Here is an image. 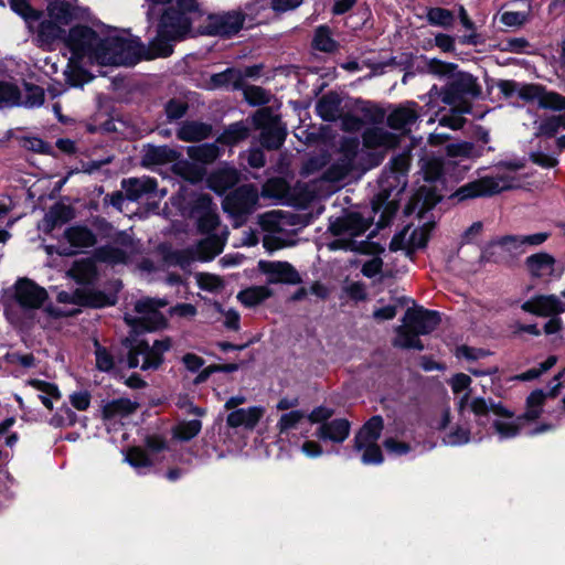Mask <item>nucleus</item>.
<instances>
[{
    "label": "nucleus",
    "instance_id": "38",
    "mask_svg": "<svg viewBox=\"0 0 565 565\" xmlns=\"http://www.w3.org/2000/svg\"><path fill=\"white\" fill-rule=\"evenodd\" d=\"M189 157L198 162L210 163L218 157V148L215 145H200L188 148Z\"/></svg>",
    "mask_w": 565,
    "mask_h": 565
},
{
    "label": "nucleus",
    "instance_id": "3",
    "mask_svg": "<svg viewBox=\"0 0 565 565\" xmlns=\"http://www.w3.org/2000/svg\"><path fill=\"white\" fill-rule=\"evenodd\" d=\"M469 407L477 416L487 415L488 413L494 416L491 425L499 439H511L520 434L524 418L514 416L513 412L501 403L488 404L483 398H475L470 402Z\"/></svg>",
    "mask_w": 565,
    "mask_h": 565
},
{
    "label": "nucleus",
    "instance_id": "1",
    "mask_svg": "<svg viewBox=\"0 0 565 565\" xmlns=\"http://www.w3.org/2000/svg\"><path fill=\"white\" fill-rule=\"evenodd\" d=\"M10 6L24 19L29 29L38 34L42 44L49 45L60 39L63 26L72 20L71 7L63 1L50 3L47 19H43L40 12L33 10L26 0H10Z\"/></svg>",
    "mask_w": 565,
    "mask_h": 565
},
{
    "label": "nucleus",
    "instance_id": "30",
    "mask_svg": "<svg viewBox=\"0 0 565 565\" xmlns=\"http://www.w3.org/2000/svg\"><path fill=\"white\" fill-rule=\"evenodd\" d=\"M73 217V211L70 206L64 204L53 205L42 222V227L45 231H51L55 226L62 225Z\"/></svg>",
    "mask_w": 565,
    "mask_h": 565
},
{
    "label": "nucleus",
    "instance_id": "39",
    "mask_svg": "<svg viewBox=\"0 0 565 565\" xmlns=\"http://www.w3.org/2000/svg\"><path fill=\"white\" fill-rule=\"evenodd\" d=\"M546 396L547 394L541 390L532 392L526 399V411L522 417L527 420H534L539 418L542 413V406Z\"/></svg>",
    "mask_w": 565,
    "mask_h": 565
},
{
    "label": "nucleus",
    "instance_id": "42",
    "mask_svg": "<svg viewBox=\"0 0 565 565\" xmlns=\"http://www.w3.org/2000/svg\"><path fill=\"white\" fill-rule=\"evenodd\" d=\"M427 20L433 25L450 28L454 24L455 15L451 11L444 8H430L427 11Z\"/></svg>",
    "mask_w": 565,
    "mask_h": 565
},
{
    "label": "nucleus",
    "instance_id": "20",
    "mask_svg": "<svg viewBox=\"0 0 565 565\" xmlns=\"http://www.w3.org/2000/svg\"><path fill=\"white\" fill-rule=\"evenodd\" d=\"M350 423L347 419L338 418L321 424L317 429V437L321 440H329L335 444L343 443L350 434Z\"/></svg>",
    "mask_w": 565,
    "mask_h": 565
},
{
    "label": "nucleus",
    "instance_id": "63",
    "mask_svg": "<svg viewBox=\"0 0 565 565\" xmlns=\"http://www.w3.org/2000/svg\"><path fill=\"white\" fill-rule=\"evenodd\" d=\"M18 99V88L11 84L0 82V103L15 104Z\"/></svg>",
    "mask_w": 565,
    "mask_h": 565
},
{
    "label": "nucleus",
    "instance_id": "35",
    "mask_svg": "<svg viewBox=\"0 0 565 565\" xmlns=\"http://www.w3.org/2000/svg\"><path fill=\"white\" fill-rule=\"evenodd\" d=\"M136 409V404L127 398H118L104 405L103 414L105 418H121L131 414Z\"/></svg>",
    "mask_w": 565,
    "mask_h": 565
},
{
    "label": "nucleus",
    "instance_id": "57",
    "mask_svg": "<svg viewBox=\"0 0 565 565\" xmlns=\"http://www.w3.org/2000/svg\"><path fill=\"white\" fill-rule=\"evenodd\" d=\"M556 362H557L556 356L551 355L543 363H541L537 369L536 367L531 369V370L520 374L518 376V379L522 380V381L534 380V379L539 377L541 374H543L544 372H546L547 370H550L552 366H554Z\"/></svg>",
    "mask_w": 565,
    "mask_h": 565
},
{
    "label": "nucleus",
    "instance_id": "29",
    "mask_svg": "<svg viewBox=\"0 0 565 565\" xmlns=\"http://www.w3.org/2000/svg\"><path fill=\"white\" fill-rule=\"evenodd\" d=\"M238 181V173L235 169L224 168L214 172L209 178V185L217 193H223Z\"/></svg>",
    "mask_w": 565,
    "mask_h": 565
},
{
    "label": "nucleus",
    "instance_id": "8",
    "mask_svg": "<svg viewBox=\"0 0 565 565\" xmlns=\"http://www.w3.org/2000/svg\"><path fill=\"white\" fill-rule=\"evenodd\" d=\"M383 429V420L380 416L372 417L355 436V448L362 452V462L377 465L383 461L382 451L377 439Z\"/></svg>",
    "mask_w": 565,
    "mask_h": 565
},
{
    "label": "nucleus",
    "instance_id": "14",
    "mask_svg": "<svg viewBox=\"0 0 565 565\" xmlns=\"http://www.w3.org/2000/svg\"><path fill=\"white\" fill-rule=\"evenodd\" d=\"M257 200V190L254 186L246 185L226 196L223 201V207L226 212L236 217L235 222L236 225H238L241 218L255 209Z\"/></svg>",
    "mask_w": 565,
    "mask_h": 565
},
{
    "label": "nucleus",
    "instance_id": "11",
    "mask_svg": "<svg viewBox=\"0 0 565 565\" xmlns=\"http://www.w3.org/2000/svg\"><path fill=\"white\" fill-rule=\"evenodd\" d=\"M169 349L168 339L156 341L151 347L143 341L138 342L129 352L128 366L142 370L157 369L162 362L163 353Z\"/></svg>",
    "mask_w": 565,
    "mask_h": 565
},
{
    "label": "nucleus",
    "instance_id": "41",
    "mask_svg": "<svg viewBox=\"0 0 565 565\" xmlns=\"http://www.w3.org/2000/svg\"><path fill=\"white\" fill-rule=\"evenodd\" d=\"M243 78V74L237 70H226L225 72L215 74L211 77V88L222 86H237Z\"/></svg>",
    "mask_w": 565,
    "mask_h": 565
},
{
    "label": "nucleus",
    "instance_id": "43",
    "mask_svg": "<svg viewBox=\"0 0 565 565\" xmlns=\"http://www.w3.org/2000/svg\"><path fill=\"white\" fill-rule=\"evenodd\" d=\"M201 428V422L198 419H193L178 424L173 429V434L177 438L181 440H189L196 436L200 433Z\"/></svg>",
    "mask_w": 565,
    "mask_h": 565
},
{
    "label": "nucleus",
    "instance_id": "49",
    "mask_svg": "<svg viewBox=\"0 0 565 565\" xmlns=\"http://www.w3.org/2000/svg\"><path fill=\"white\" fill-rule=\"evenodd\" d=\"M202 206L206 207V212L199 220V227L203 232H210L218 224L217 215L210 209V199L206 196L201 198Z\"/></svg>",
    "mask_w": 565,
    "mask_h": 565
},
{
    "label": "nucleus",
    "instance_id": "44",
    "mask_svg": "<svg viewBox=\"0 0 565 565\" xmlns=\"http://www.w3.org/2000/svg\"><path fill=\"white\" fill-rule=\"evenodd\" d=\"M470 377L463 373H459L457 375H455L452 379H451V388L454 391V393L456 394H460V393H463V395L460 397V401H459V406L460 408H463L465 405L468 403V399H469V385H470Z\"/></svg>",
    "mask_w": 565,
    "mask_h": 565
},
{
    "label": "nucleus",
    "instance_id": "53",
    "mask_svg": "<svg viewBox=\"0 0 565 565\" xmlns=\"http://www.w3.org/2000/svg\"><path fill=\"white\" fill-rule=\"evenodd\" d=\"M96 257L102 262L120 264L126 262L127 253L124 249L117 247H104L98 249Z\"/></svg>",
    "mask_w": 565,
    "mask_h": 565
},
{
    "label": "nucleus",
    "instance_id": "18",
    "mask_svg": "<svg viewBox=\"0 0 565 565\" xmlns=\"http://www.w3.org/2000/svg\"><path fill=\"white\" fill-rule=\"evenodd\" d=\"M264 413L265 408L263 406L234 409L227 415L226 423L232 428L253 429L264 416Z\"/></svg>",
    "mask_w": 565,
    "mask_h": 565
},
{
    "label": "nucleus",
    "instance_id": "16",
    "mask_svg": "<svg viewBox=\"0 0 565 565\" xmlns=\"http://www.w3.org/2000/svg\"><path fill=\"white\" fill-rule=\"evenodd\" d=\"M258 268L267 275V280L270 284H298L300 281L297 270L286 262L260 260Z\"/></svg>",
    "mask_w": 565,
    "mask_h": 565
},
{
    "label": "nucleus",
    "instance_id": "4",
    "mask_svg": "<svg viewBox=\"0 0 565 565\" xmlns=\"http://www.w3.org/2000/svg\"><path fill=\"white\" fill-rule=\"evenodd\" d=\"M296 224L294 216L282 213L281 211H271L259 217V225L267 233L264 236V247L274 252L282 247L292 245V236Z\"/></svg>",
    "mask_w": 565,
    "mask_h": 565
},
{
    "label": "nucleus",
    "instance_id": "19",
    "mask_svg": "<svg viewBox=\"0 0 565 565\" xmlns=\"http://www.w3.org/2000/svg\"><path fill=\"white\" fill-rule=\"evenodd\" d=\"M523 309L534 315L548 317L564 311V306L556 296L550 295L530 299L523 303Z\"/></svg>",
    "mask_w": 565,
    "mask_h": 565
},
{
    "label": "nucleus",
    "instance_id": "54",
    "mask_svg": "<svg viewBox=\"0 0 565 565\" xmlns=\"http://www.w3.org/2000/svg\"><path fill=\"white\" fill-rule=\"evenodd\" d=\"M451 85L456 92L471 95H476L478 93L475 78L467 73H459Z\"/></svg>",
    "mask_w": 565,
    "mask_h": 565
},
{
    "label": "nucleus",
    "instance_id": "34",
    "mask_svg": "<svg viewBox=\"0 0 565 565\" xmlns=\"http://www.w3.org/2000/svg\"><path fill=\"white\" fill-rule=\"evenodd\" d=\"M271 296V290L267 286H254L242 290L237 299L246 307H254Z\"/></svg>",
    "mask_w": 565,
    "mask_h": 565
},
{
    "label": "nucleus",
    "instance_id": "47",
    "mask_svg": "<svg viewBox=\"0 0 565 565\" xmlns=\"http://www.w3.org/2000/svg\"><path fill=\"white\" fill-rule=\"evenodd\" d=\"M305 417L306 415L301 411H290L280 416L277 423V428L281 434H284L296 428Z\"/></svg>",
    "mask_w": 565,
    "mask_h": 565
},
{
    "label": "nucleus",
    "instance_id": "22",
    "mask_svg": "<svg viewBox=\"0 0 565 565\" xmlns=\"http://www.w3.org/2000/svg\"><path fill=\"white\" fill-rule=\"evenodd\" d=\"M439 200L440 196L431 186H422L413 196L412 202L406 207V212L408 214L417 212L418 217H422L424 212L435 206Z\"/></svg>",
    "mask_w": 565,
    "mask_h": 565
},
{
    "label": "nucleus",
    "instance_id": "21",
    "mask_svg": "<svg viewBox=\"0 0 565 565\" xmlns=\"http://www.w3.org/2000/svg\"><path fill=\"white\" fill-rule=\"evenodd\" d=\"M418 118L417 104L407 102L405 105L394 109L387 117L391 128L404 130L413 125Z\"/></svg>",
    "mask_w": 565,
    "mask_h": 565
},
{
    "label": "nucleus",
    "instance_id": "25",
    "mask_svg": "<svg viewBox=\"0 0 565 565\" xmlns=\"http://www.w3.org/2000/svg\"><path fill=\"white\" fill-rule=\"evenodd\" d=\"M443 102L452 106V113L449 116L441 117L439 119V124L451 129L461 128L465 122L461 115L469 111V106L466 103L456 105L455 97L451 92L444 93Z\"/></svg>",
    "mask_w": 565,
    "mask_h": 565
},
{
    "label": "nucleus",
    "instance_id": "36",
    "mask_svg": "<svg viewBox=\"0 0 565 565\" xmlns=\"http://www.w3.org/2000/svg\"><path fill=\"white\" fill-rule=\"evenodd\" d=\"M318 114L324 120H334L340 116V98L337 95L323 96L317 105Z\"/></svg>",
    "mask_w": 565,
    "mask_h": 565
},
{
    "label": "nucleus",
    "instance_id": "27",
    "mask_svg": "<svg viewBox=\"0 0 565 565\" xmlns=\"http://www.w3.org/2000/svg\"><path fill=\"white\" fill-rule=\"evenodd\" d=\"M211 134V127L198 121H186L178 130V138L182 141L193 142L205 139Z\"/></svg>",
    "mask_w": 565,
    "mask_h": 565
},
{
    "label": "nucleus",
    "instance_id": "32",
    "mask_svg": "<svg viewBox=\"0 0 565 565\" xmlns=\"http://www.w3.org/2000/svg\"><path fill=\"white\" fill-rule=\"evenodd\" d=\"M224 246L221 237L212 235L201 241L195 250V258L200 260H210L218 255Z\"/></svg>",
    "mask_w": 565,
    "mask_h": 565
},
{
    "label": "nucleus",
    "instance_id": "15",
    "mask_svg": "<svg viewBox=\"0 0 565 565\" xmlns=\"http://www.w3.org/2000/svg\"><path fill=\"white\" fill-rule=\"evenodd\" d=\"M47 291L28 278L15 284V299L24 309H39L47 299Z\"/></svg>",
    "mask_w": 565,
    "mask_h": 565
},
{
    "label": "nucleus",
    "instance_id": "5",
    "mask_svg": "<svg viewBox=\"0 0 565 565\" xmlns=\"http://www.w3.org/2000/svg\"><path fill=\"white\" fill-rule=\"evenodd\" d=\"M500 92L507 96H519L529 103H537L542 108L553 110L565 109V97L558 93L546 90L545 87L537 84H521L514 81H500L498 84Z\"/></svg>",
    "mask_w": 565,
    "mask_h": 565
},
{
    "label": "nucleus",
    "instance_id": "51",
    "mask_svg": "<svg viewBox=\"0 0 565 565\" xmlns=\"http://www.w3.org/2000/svg\"><path fill=\"white\" fill-rule=\"evenodd\" d=\"M288 191L287 183L279 178L268 180L263 188V195L266 198L280 199Z\"/></svg>",
    "mask_w": 565,
    "mask_h": 565
},
{
    "label": "nucleus",
    "instance_id": "6",
    "mask_svg": "<svg viewBox=\"0 0 565 565\" xmlns=\"http://www.w3.org/2000/svg\"><path fill=\"white\" fill-rule=\"evenodd\" d=\"M180 154L167 146H147L143 149L142 164L146 167L172 163L173 171L185 180L195 182L202 179L204 170L196 163L179 159Z\"/></svg>",
    "mask_w": 565,
    "mask_h": 565
},
{
    "label": "nucleus",
    "instance_id": "23",
    "mask_svg": "<svg viewBox=\"0 0 565 565\" xmlns=\"http://www.w3.org/2000/svg\"><path fill=\"white\" fill-rule=\"evenodd\" d=\"M156 186L154 180L150 178L130 179L122 182L127 198L134 201L152 195Z\"/></svg>",
    "mask_w": 565,
    "mask_h": 565
},
{
    "label": "nucleus",
    "instance_id": "52",
    "mask_svg": "<svg viewBox=\"0 0 565 565\" xmlns=\"http://www.w3.org/2000/svg\"><path fill=\"white\" fill-rule=\"evenodd\" d=\"M471 440L468 429L455 426L444 436V441L449 446H460Z\"/></svg>",
    "mask_w": 565,
    "mask_h": 565
},
{
    "label": "nucleus",
    "instance_id": "40",
    "mask_svg": "<svg viewBox=\"0 0 565 565\" xmlns=\"http://www.w3.org/2000/svg\"><path fill=\"white\" fill-rule=\"evenodd\" d=\"M31 386L41 392L40 398L42 403L49 408H53V401L60 397L58 390L55 385L46 383L41 380H32L29 382Z\"/></svg>",
    "mask_w": 565,
    "mask_h": 565
},
{
    "label": "nucleus",
    "instance_id": "46",
    "mask_svg": "<svg viewBox=\"0 0 565 565\" xmlns=\"http://www.w3.org/2000/svg\"><path fill=\"white\" fill-rule=\"evenodd\" d=\"M422 169L425 179L428 181H434L444 173L445 163L440 158L431 157L424 160Z\"/></svg>",
    "mask_w": 565,
    "mask_h": 565
},
{
    "label": "nucleus",
    "instance_id": "13",
    "mask_svg": "<svg viewBox=\"0 0 565 565\" xmlns=\"http://www.w3.org/2000/svg\"><path fill=\"white\" fill-rule=\"evenodd\" d=\"M430 228L431 225L428 223L418 226H405L392 238L390 244L391 250H404L406 255H411L417 248L426 245Z\"/></svg>",
    "mask_w": 565,
    "mask_h": 565
},
{
    "label": "nucleus",
    "instance_id": "24",
    "mask_svg": "<svg viewBox=\"0 0 565 565\" xmlns=\"http://www.w3.org/2000/svg\"><path fill=\"white\" fill-rule=\"evenodd\" d=\"M526 266L531 275L540 278H546L555 271V260L546 253H539L526 259Z\"/></svg>",
    "mask_w": 565,
    "mask_h": 565
},
{
    "label": "nucleus",
    "instance_id": "50",
    "mask_svg": "<svg viewBox=\"0 0 565 565\" xmlns=\"http://www.w3.org/2000/svg\"><path fill=\"white\" fill-rule=\"evenodd\" d=\"M408 167L409 157L406 153L394 158L392 161L393 178L397 181L399 190L406 186V180H403V174L407 172Z\"/></svg>",
    "mask_w": 565,
    "mask_h": 565
},
{
    "label": "nucleus",
    "instance_id": "2",
    "mask_svg": "<svg viewBox=\"0 0 565 565\" xmlns=\"http://www.w3.org/2000/svg\"><path fill=\"white\" fill-rule=\"evenodd\" d=\"M439 323L437 313L428 310L408 309L403 318V323L397 329L395 345L401 348L423 350V344L418 337L428 334Z\"/></svg>",
    "mask_w": 565,
    "mask_h": 565
},
{
    "label": "nucleus",
    "instance_id": "31",
    "mask_svg": "<svg viewBox=\"0 0 565 565\" xmlns=\"http://www.w3.org/2000/svg\"><path fill=\"white\" fill-rule=\"evenodd\" d=\"M65 238L73 247L85 248L96 243L95 235L84 226H73L65 231Z\"/></svg>",
    "mask_w": 565,
    "mask_h": 565
},
{
    "label": "nucleus",
    "instance_id": "61",
    "mask_svg": "<svg viewBox=\"0 0 565 565\" xmlns=\"http://www.w3.org/2000/svg\"><path fill=\"white\" fill-rule=\"evenodd\" d=\"M501 47L503 51L520 54L527 52L529 42L523 38H513L503 41Z\"/></svg>",
    "mask_w": 565,
    "mask_h": 565
},
{
    "label": "nucleus",
    "instance_id": "33",
    "mask_svg": "<svg viewBox=\"0 0 565 565\" xmlns=\"http://www.w3.org/2000/svg\"><path fill=\"white\" fill-rule=\"evenodd\" d=\"M95 265L90 259H82L75 262L71 269L67 271V276L78 284L90 282L95 277Z\"/></svg>",
    "mask_w": 565,
    "mask_h": 565
},
{
    "label": "nucleus",
    "instance_id": "45",
    "mask_svg": "<svg viewBox=\"0 0 565 565\" xmlns=\"http://www.w3.org/2000/svg\"><path fill=\"white\" fill-rule=\"evenodd\" d=\"M248 135V129L245 125L236 122L231 125L224 134L218 138V141L227 145H234L245 139Z\"/></svg>",
    "mask_w": 565,
    "mask_h": 565
},
{
    "label": "nucleus",
    "instance_id": "48",
    "mask_svg": "<svg viewBox=\"0 0 565 565\" xmlns=\"http://www.w3.org/2000/svg\"><path fill=\"white\" fill-rule=\"evenodd\" d=\"M199 287L210 292H216L224 287L221 277L213 274L199 273L195 275Z\"/></svg>",
    "mask_w": 565,
    "mask_h": 565
},
{
    "label": "nucleus",
    "instance_id": "28",
    "mask_svg": "<svg viewBox=\"0 0 565 565\" xmlns=\"http://www.w3.org/2000/svg\"><path fill=\"white\" fill-rule=\"evenodd\" d=\"M57 301L60 303L73 305V306H94L102 307L105 306V301L102 299H96L92 295L85 292L82 289H77L74 292L60 291L57 294Z\"/></svg>",
    "mask_w": 565,
    "mask_h": 565
},
{
    "label": "nucleus",
    "instance_id": "10",
    "mask_svg": "<svg viewBox=\"0 0 565 565\" xmlns=\"http://www.w3.org/2000/svg\"><path fill=\"white\" fill-rule=\"evenodd\" d=\"M515 186H518V183L514 177H484L461 186L451 198L457 201H463L476 196L497 194Z\"/></svg>",
    "mask_w": 565,
    "mask_h": 565
},
{
    "label": "nucleus",
    "instance_id": "9",
    "mask_svg": "<svg viewBox=\"0 0 565 565\" xmlns=\"http://www.w3.org/2000/svg\"><path fill=\"white\" fill-rule=\"evenodd\" d=\"M167 306L163 300L143 299L136 303L135 315H126V322L136 330L152 331L166 326V318L159 308Z\"/></svg>",
    "mask_w": 565,
    "mask_h": 565
},
{
    "label": "nucleus",
    "instance_id": "60",
    "mask_svg": "<svg viewBox=\"0 0 565 565\" xmlns=\"http://www.w3.org/2000/svg\"><path fill=\"white\" fill-rule=\"evenodd\" d=\"M561 120H562V118L558 116H551V117L544 119L540 124L536 135L548 136V137L553 136L554 134H556V131L561 127Z\"/></svg>",
    "mask_w": 565,
    "mask_h": 565
},
{
    "label": "nucleus",
    "instance_id": "26",
    "mask_svg": "<svg viewBox=\"0 0 565 565\" xmlns=\"http://www.w3.org/2000/svg\"><path fill=\"white\" fill-rule=\"evenodd\" d=\"M364 145L367 148H391L396 145L397 137L384 128H371L363 135Z\"/></svg>",
    "mask_w": 565,
    "mask_h": 565
},
{
    "label": "nucleus",
    "instance_id": "12",
    "mask_svg": "<svg viewBox=\"0 0 565 565\" xmlns=\"http://www.w3.org/2000/svg\"><path fill=\"white\" fill-rule=\"evenodd\" d=\"M253 120L257 127L262 128L260 139L263 146L268 149L281 146L285 140L286 129L269 109L258 110L254 115Z\"/></svg>",
    "mask_w": 565,
    "mask_h": 565
},
{
    "label": "nucleus",
    "instance_id": "59",
    "mask_svg": "<svg viewBox=\"0 0 565 565\" xmlns=\"http://www.w3.org/2000/svg\"><path fill=\"white\" fill-rule=\"evenodd\" d=\"M446 151L450 159L468 158L472 154L473 148L468 142H457L448 145Z\"/></svg>",
    "mask_w": 565,
    "mask_h": 565
},
{
    "label": "nucleus",
    "instance_id": "58",
    "mask_svg": "<svg viewBox=\"0 0 565 565\" xmlns=\"http://www.w3.org/2000/svg\"><path fill=\"white\" fill-rule=\"evenodd\" d=\"M384 448L388 455L399 457L408 454L412 449L411 445L404 441H401L396 438H386L384 440Z\"/></svg>",
    "mask_w": 565,
    "mask_h": 565
},
{
    "label": "nucleus",
    "instance_id": "17",
    "mask_svg": "<svg viewBox=\"0 0 565 565\" xmlns=\"http://www.w3.org/2000/svg\"><path fill=\"white\" fill-rule=\"evenodd\" d=\"M524 250L521 236L503 237L497 242H493L488 248V253L491 257H493L494 262L509 260L522 254Z\"/></svg>",
    "mask_w": 565,
    "mask_h": 565
},
{
    "label": "nucleus",
    "instance_id": "7",
    "mask_svg": "<svg viewBox=\"0 0 565 565\" xmlns=\"http://www.w3.org/2000/svg\"><path fill=\"white\" fill-rule=\"evenodd\" d=\"M370 221L363 218L359 213H348L330 223L331 233L338 238L329 244V248L337 249H361L352 239L362 235L369 227Z\"/></svg>",
    "mask_w": 565,
    "mask_h": 565
},
{
    "label": "nucleus",
    "instance_id": "62",
    "mask_svg": "<svg viewBox=\"0 0 565 565\" xmlns=\"http://www.w3.org/2000/svg\"><path fill=\"white\" fill-rule=\"evenodd\" d=\"M214 307L217 310V312L223 315L224 324L226 328L232 330H237L239 328V313L236 310H224L222 306L217 302L214 303Z\"/></svg>",
    "mask_w": 565,
    "mask_h": 565
},
{
    "label": "nucleus",
    "instance_id": "56",
    "mask_svg": "<svg viewBox=\"0 0 565 565\" xmlns=\"http://www.w3.org/2000/svg\"><path fill=\"white\" fill-rule=\"evenodd\" d=\"M313 45L316 49L324 52H330L334 49V41L331 39L327 28H319L313 38Z\"/></svg>",
    "mask_w": 565,
    "mask_h": 565
},
{
    "label": "nucleus",
    "instance_id": "37",
    "mask_svg": "<svg viewBox=\"0 0 565 565\" xmlns=\"http://www.w3.org/2000/svg\"><path fill=\"white\" fill-rule=\"evenodd\" d=\"M353 157V149L347 150L343 153H341L339 158V163L332 166L329 169L327 178L331 181H338L344 178L352 168Z\"/></svg>",
    "mask_w": 565,
    "mask_h": 565
},
{
    "label": "nucleus",
    "instance_id": "55",
    "mask_svg": "<svg viewBox=\"0 0 565 565\" xmlns=\"http://www.w3.org/2000/svg\"><path fill=\"white\" fill-rule=\"evenodd\" d=\"M127 461L135 468H142L152 465V459L140 448H131L126 456Z\"/></svg>",
    "mask_w": 565,
    "mask_h": 565
},
{
    "label": "nucleus",
    "instance_id": "64",
    "mask_svg": "<svg viewBox=\"0 0 565 565\" xmlns=\"http://www.w3.org/2000/svg\"><path fill=\"white\" fill-rule=\"evenodd\" d=\"M245 98L249 104H265L268 102L267 93L257 86L247 87L244 92Z\"/></svg>",
    "mask_w": 565,
    "mask_h": 565
}]
</instances>
